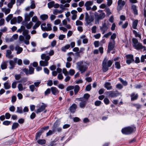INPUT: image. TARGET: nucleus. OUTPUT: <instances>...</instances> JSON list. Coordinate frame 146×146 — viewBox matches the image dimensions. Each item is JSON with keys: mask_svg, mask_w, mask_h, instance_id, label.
Masks as SVG:
<instances>
[{"mask_svg": "<svg viewBox=\"0 0 146 146\" xmlns=\"http://www.w3.org/2000/svg\"><path fill=\"white\" fill-rule=\"evenodd\" d=\"M115 42L110 41L109 42L108 48V52L109 53L115 47Z\"/></svg>", "mask_w": 146, "mask_h": 146, "instance_id": "11", "label": "nucleus"}, {"mask_svg": "<svg viewBox=\"0 0 146 146\" xmlns=\"http://www.w3.org/2000/svg\"><path fill=\"white\" fill-rule=\"evenodd\" d=\"M41 24V22L40 21H37L33 27V29H36L39 27Z\"/></svg>", "mask_w": 146, "mask_h": 146, "instance_id": "29", "label": "nucleus"}, {"mask_svg": "<svg viewBox=\"0 0 146 146\" xmlns=\"http://www.w3.org/2000/svg\"><path fill=\"white\" fill-rule=\"evenodd\" d=\"M93 2L91 1H87L85 4V6H90L92 5Z\"/></svg>", "mask_w": 146, "mask_h": 146, "instance_id": "47", "label": "nucleus"}, {"mask_svg": "<svg viewBox=\"0 0 146 146\" xmlns=\"http://www.w3.org/2000/svg\"><path fill=\"white\" fill-rule=\"evenodd\" d=\"M11 123V121L6 120L3 121V124L4 125H8L10 124Z\"/></svg>", "mask_w": 146, "mask_h": 146, "instance_id": "54", "label": "nucleus"}, {"mask_svg": "<svg viewBox=\"0 0 146 146\" xmlns=\"http://www.w3.org/2000/svg\"><path fill=\"white\" fill-rule=\"evenodd\" d=\"M29 88L31 92H33L36 88L34 84H32L29 86Z\"/></svg>", "mask_w": 146, "mask_h": 146, "instance_id": "40", "label": "nucleus"}, {"mask_svg": "<svg viewBox=\"0 0 146 146\" xmlns=\"http://www.w3.org/2000/svg\"><path fill=\"white\" fill-rule=\"evenodd\" d=\"M116 87L119 89H121L123 88V86L121 84H118L116 85Z\"/></svg>", "mask_w": 146, "mask_h": 146, "instance_id": "62", "label": "nucleus"}, {"mask_svg": "<svg viewBox=\"0 0 146 146\" xmlns=\"http://www.w3.org/2000/svg\"><path fill=\"white\" fill-rule=\"evenodd\" d=\"M44 72L47 74V75H48L49 73V70L46 68H44Z\"/></svg>", "mask_w": 146, "mask_h": 146, "instance_id": "63", "label": "nucleus"}, {"mask_svg": "<svg viewBox=\"0 0 146 146\" xmlns=\"http://www.w3.org/2000/svg\"><path fill=\"white\" fill-rule=\"evenodd\" d=\"M12 52L10 50H7L6 51V56L9 58L11 59L13 57V56L11 55Z\"/></svg>", "mask_w": 146, "mask_h": 146, "instance_id": "24", "label": "nucleus"}, {"mask_svg": "<svg viewBox=\"0 0 146 146\" xmlns=\"http://www.w3.org/2000/svg\"><path fill=\"white\" fill-rule=\"evenodd\" d=\"M59 125L56 121L54 123L52 127L53 133H55L56 131L58 132H61L62 129L61 128L59 127Z\"/></svg>", "mask_w": 146, "mask_h": 146, "instance_id": "5", "label": "nucleus"}, {"mask_svg": "<svg viewBox=\"0 0 146 146\" xmlns=\"http://www.w3.org/2000/svg\"><path fill=\"white\" fill-rule=\"evenodd\" d=\"M131 9L133 10V13L135 15H138V11L137 9L136 6L135 5H132L131 6Z\"/></svg>", "mask_w": 146, "mask_h": 146, "instance_id": "21", "label": "nucleus"}, {"mask_svg": "<svg viewBox=\"0 0 146 146\" xmlns=\"http://www.w3.org/2000/svg\"><path fill=\"white\" fill-rule=\"evenodd\" d=\"M15 79L17 80H19L21 78V76L20 74H16L15 76Z\"/></svg>", "mask_w": 146, "mask_h": 146, "instance_id": "56", "label": "nucleus"}, {"mask_svg": "<svg viewBox=\"0 0 146 146\" xmlns=\"http://www.w3.org/2000/svg\"><path fill=\"white\" fill-rule=\"evenodd\" d=\"M40 18L42 20L44 21L48 18V16L47 15H42L40 16Z\"/></svg>", "mask_w": 146, "mask_h": 146, "instance_id": "36", "label": "nucleus"}, {"mask_svg": "<svg viewBox=\"0 0 146 146\" xmlns=\"http://www.w3.org/2000/svg\"><path fill=\"white\" fill-rule=\"evenodd\" d=\"M91 89V86L90 84L88 85L86 87L85 90L87 91H90Z\"/></svg>", "mask_w": 146, "mask_h": 146, "instance_id": "52", "label": "nucleus"}, {"mask_svg": "<svg viewBox=\"0 0 146 146\" xmlns=\"http://www.w3.org/2000/svg\"><path fill=\"white\" fill-rule=\"evenodd\" d=\"M33 25V23L32 22H30L29 23H27V24L26 27L27 29H29L31 28V27Z\"/></svg>", "mask_w": 146, "mask_h": 146, "instance_id": "46", "label": "nucleus"}, {"mask_svg": "<svg viewBox=\"0 0 146 146\" xmlns=\"http://www.w3.org/2000/svg\"><path fill=\"white\" fill-rule=\"evenodd\" d=\"M4 88L6 90L10 88L11 86L10 84H9L8 81L6 82L4 84Z\"/></svg>", "mask_w": 146, "mask_h": 146, "instance_id": "31", "label": "nucleus"}, {"mask_svg": "<svg viewBox=\"0 0 146 146\" xmlns=\"http://www.w3.org/2000/svg\"><path fill=\"white\" fill-rule=\"evenodd\" d=\"M100 30L102 31V34H104L109 28L108 25L105 23H103L102 26H100Z\"/></svg>", "mask_w": 146, "mask_h": 146, "instance_id": "9", "label": "nucleus"}, {"mask_svg": "<svg viewBox=\"0 0 146 146\" xmlns=\"http://www.w3.org/2000/svg\"><path fill=\"white\" fill-rule=\"evenodd\" d=\"M119 81L124 86H126L127 84V82L126 80H124L122 78H119Z\"/></svg>", "mask_w": 146, "mask_h": 146, "instance_id": "33", "label": "nucleus"}, {"mask_svg": "<svg viewBox=\"0 0 146 146\" xmlns=\"http://www.w3.org/2000/svg\"><path fill=\"white\" fill-rule=\"evenodd\" d=\"M79 104L80 107L81 108L84 109L85 108L87 102L86 101H82Z\"/></svg>", "mask_w": 146, "mask_h": 146, "instance_id": "18", "label": "nucleus"}, {"mask_svg": "<svg viewBox=\"0 0 146 146\" xmlns=\"http://www.w3.org/2000/svg\"><path fill=\"white\" fill-rule=\"evenodd\" d=\"M136 130V127L133 126H129L122 129V133L125 135H129Z\"/></svg>", "mask_w": 146, "mask_h": 146, "instance_id": "3", "label": "nucleus"}, {"mask_svg": "<svg viewBox=\"0 0 146 146\" xmlns=\"http://www.w3.org/2000/svg\"><path fill=\"white\" fill-rule=\"evenodd\" d=\"M42 105H41L39 108L35 111V112L36 113H40L42 111L45 110V108L47 107L46 105L44 103H42Z\"/></svg>", "mask_w": 146, "mask_h": 146, "instance_id": "12", "label": "nucleus"}, {"mask_svg": "<svg viewBox=\"0 0 146 146\" xmlns=\"http://www.w3.org/2000/svg\"><path fill=\"white\" fill-rule=\"evenodd\" d=\"M132 41L133 44V45H135L139 42H138L137 39L135 38H132Z\"/></svg>", "mask_w": 146, "mask_h": 146, "instance_id": "42", "label": "nucleus"}, {"mask_svg": "<svg viewBox=\"0 0 146 146\" xmlns=\"http://www.w3.org/2000/svg\"><path fill=\"white\" fill-rule=\"evenodd\" d=\"M41 134L40 133H39L38 132L36 133L35 136V139L36 140H37L38 139L40 138V136L41 135Z\"/></svg>", "mask_w": 146, "mask_h": 146, "instance_id": "58", "label": "nucleus"}, {"mask_svg": "<svg viewBox=\"0 0 146 146\" xmlns=\"http://www.w3.org/2000/svg\"><path fill=\"white\" fill-rule=\"evenodd\" d=\"M76 26L82 25L83 23L82 22L79 20H77L76 21Z\"/></svg>", "mask_w": 146, "mask_h": 146, "instance_id": "60", "label": "nucleus"}, {"mask_svg": "<svg viewBox=\"0 0 146 146\" xmlns=\"http://www.w3.org/2000/svg\"><path fill=\"white\" fill-rule=\"evenodd\" d=\"M133 34L135 35V36L136 37H138L141 38V36L138 33L137 31L135 30H133Z\"/></svg>", "mask_w": 146, "mask_h": 146, "instance_id": "44", "label": "nucleus"}, {"mask_svg": "<svg viewBox=\"0 0 146 146\" xmlns=\"http://www.w3.org/2000/svg\"><path fill=\"white\" fill-rule=\"evenodd\" d=\"M63 11L61 10H59L57 9H55L53 11V13L55 15H56L57 13H61Z\"/></svg>", "mask_w": 146, "mask_h": 146, "instance_id": "38", "label": "nucleus"}, {"mask_svg": "<svg viewBox=\"0 0 146 146\" xmlns=\"http://www.w3.org/2000/svg\"><path fill=\"white\" fill-rule=\"evenodd\" d=\"M51 92V88H48L44 92V94L45 96H48Z\"/></svg>", "mask_w": 146, "mask_h": 146, "instance_id": "37", "label": "nucleus"}, {"mask_svg": "<svg viewBox=\"0 0 146 146\" xmlns=\"http://www.w3.org/2000/svg\"><path fill=\"white\" fill-rule=\"evenodd\" d=\"M13 17V15L12 14H10L6 18V21L9 22L11 20V19Z\"/></svg>", "mask_w": 146, "mask_h": 146, "instance_id": "51", "label": "nucleus"}, {"mask_svg": "<svg viewBox=\"0 0 146 146\" xmlns=\"http://www.w3.org/2000/svg\"><path fill=\"white\" fill-rule=\"evenodd\" d=\"M18 88L19 91H22L23 90V85L21 84H19L18 86Z\"/></svg>", "mask_w": 146, "mask_h": 146, "instance_id": "57", "label": "nucleus"}, {"mask_svg": "<svg viewBox=\"0 0 146 146\" xmlns=\"http://www.w3.org/2000/svg\"><path fill=\"white\" fill-rule=\"evenodd\" d=\"M37 142L39 144L43 145L46 143V141L45 139H40L38 140Z\"/></svg>", "mask_w": 146, "mask_h": 146, "instance_id": "34", "label": "nucleus"}, {"mask_svg": "<svg viewBox=\"0 0 146 146\" xmlns=\"http://www.w3.org/2000/svg\"><path fill=\"white\" fill-rule=\"evenodd\" d=\"M50 88L51 92L53 95H56L59 93V92L56 87H51Z\"/></svg>", "mask_w": 146, "mask_h": 146, "instance_id": "14", "label": "nucleus"}, {"mask_svg": "<svg viewBox=\"0 0 146 146\" xmlns=\"http://www.w3.org/2000/svg\"><path fill=\"white\" fill-rule=\"evenodd\" d=\"M76 68L80 72L81 74L85 72L88 69L87 64L82 61H79L76 63Z\"/></svg>", "mask_w": 146, "mask_h": 146, "instance_id": "1", "label": "nucleus"}, {"mask_svg": "<svg viewBox=\"0 0 146 146\" xmlns=\"http://www.w3.org/2000/svg\"><path fill=\"white\" fill-rule=\"evenodd\" d=\"M40 65L41 66H45L48 65V62L46 60H41L40 61Z\"/></svg>", "mask_w": 146, "mask_h": 146, "instance_id": "20", "label": "nucleus"}, {"mask_svg": "<svg viewBox=\"0 0 146 146\" xmlns=\"http://www.w3.org/2000/svg\"><path fill=\"white\" fill-rule=\"evenodd\" d=\"M85 20L86 24L88 25L93 21L94 19L92 17L89 16L88 13L86 12V13Z\"/></svg>", "mask_w": 146, "mask_h": 146, "instance_id": "7", "label": "nucleus"}, {"mask_svg": "<svg viewBox=\"0 0 146 146\" xmlns=\"http://www.w3.org/2000/svg\"><path fill=\"white\" fill-rule=\"evenodd\" d=\"M9 64L10 66L9 67L10 69H13L15 67L16 64H15L13 62V61L12 60H10L9 61Z\"/></svg>", "mask_w": 146, "mask_h": 146, "instance_id": "25", "label": "nucleus"}, {"mask_svg": "<svg viewBox=\"0 0 146 146\" xmlns=\"http://www.w3.org/2000/svg\"><path fill=\"white\" fill-rule=\"evenodd\" d=\"M125 57L127 59L126 63L128 65L134 62L133 55L132 54H128L126 55Z\"/></svg>", "mask_w": 146, "mask_h": 146, "instance_id": "4", "label": "nucleus"}, {"mask_svg": "<svg viewBox=\"0 0 146 146\" xmlns=\"http://www.w3.org/2000/svg\"><path fill=\"white\" fill-rule=\"evenodd\" d=\"M19 126V124L16 122L14 123L12 126V129L14 130L16 129Z\"/></svg>", "mask_w": 146, "mask_h": 146, "instance_id": "30", "label": "nucleus"}, {"mask_svg": "<svg viewBox=\"0 0 146 146\" xmlns=\"http://www.w3.org/2000/svg\"><path fill=\"white\" fill-rule=\"evenodd\" d=\"M138 21L137 20H135L132 24V27L134 29H137V25Z\"/></svg>", "mask_w": 146, "mask_h": 146, "instance_id": "32", "label": "nucleus"}, {"mask_svg": "<svg viewBox=\"0 0 146 146\" xmlns=\"http://www.w3.org/2000/svg\"><path fill=\"white\" fill-rule=\"evenodd\" d=\"M77 108V105L75 104H74L70 107L69 108L70 111L71 113H74L75 112Z\"/></svg>", "mask_w": 146, "mask_h": 146, "instance_id": "15", "label": "nucleus"}, {"mask_svg": "<svg viewBox=\"0 0 146 146\" xmlns=\"http://www.w3.org/2000/svg\"><path fill=\"white\" fill-rule=\"evenodd\" d=\"M7 62L8 61H7L2 62L1 65V68L2 70H4L7 68Z\"/></svg>", "mask_w": 146, "mask_h": 146, "instance_id": "23", "label": "nucleus"}, {"mask_svg": "<svg viewBox=\"0 0 146 146\" xmlns=\"http://www.w3.org/2000/svg\"><path fill=\"white\" fill-rule=\"evenodd\" d=\"M90 97V95L88 93H86L83 96L82 98H83L82 100L83 101H86V102H88V99Z\"/></svg>", "mask_w": 146, "mask_h": 146, "instance_id": "22", "label": "nucleus"}, {"mask_svg": "<svg viewBox=\"0 0 146 146\" xmlns=\"http://www.w3.org/2000/svg\"><path fill=\"white\" fill-rule=\"evenodd\" d=\"M95 15L96 20L99 21L103 19L105 16V14L104 13H102L100 14L96 13Z\"/></svg>", "mask_w": 146, "mask_h": 146, "instance_id": "8", "label": "nucleus"}, {"mask_svg": "<svg viewBox=\"0 0 146 146\" xmlns=\"http://www.w3.org/2000/svg\"><path fill=\"white\" fill-rule=\"evenodd\" d=\"M133 46L135 49L137 50H139L142 49L141 47H143V45L141 43L139 42L135 45H133Z\"/></svg>", "mask_w": 146, "mask_h": 146, "instance_id": "16", "label": "nucleus"}, {"mask_svg": "<svg viewBox=\"0 0 146 146\" xmlns=\"http://www.w3.org/2000/svg\"><path fill=\"white\" fill-rule=\"evenodd\" d=\"M15 49L17 51L16 52L17 54H20L23 50V48L19 46H16L15 48Z\"/></svg>", "mask_w": 146, "mask_h": 146, "instance_id": "26", "label": "nucleus"}, {"mask_svg": "<svg viewBox=\"0 0 146 146\" xmlns=\"http://www.w3.org/2000/svg\"><path fill=\"white\" fill-rule=\"evenodd\" d=\"M41 83V81H39L37 82H35L34 83V85L35 87H38Z\"/></svg>", "mask_w": 146, "mask_h": 146, "instance_id": "64", "label": "nucleus"}, {"mask_svg": "<svg viewBox=\"0 0 146 146\" xmlns=\"http://www.w3.org/2000/svg\"><path fill=\"white\" fill-rule=\"evenodd\" d=\"M17 19L16 17H15L12 19L11 21V24H15L17 22Z\"/></svg>", "mask_w": 146, "mask_h": 146, "instance_id": "48", "label": "nucleus"}, {"mask_svg": "<svg viewBox=\"0 0 146 146\" xmlns=\"http://www.w3.org/2000/svg\"><path fill=\"white\" fill-rule=\"evenodd\" d=\"M125 3L124 1H117V10L120 11L122 9L123 7L125 5Z\"/></svg>", "mask_w": 146, "mask_h": 146, "instance_id": "10", "label": "nucleus"}, {"mask_svg": "<svg viewBox=\"0 0 146 146\" xmlns=\"http://www.w3.org/2000/svg\"><path fill=\"white\" fill-rule=\"evenodd\" d=\"M116 35L115 33H113L112 35H111L110 38L112 40L113 42H115V39L116 38Z\"/></svg>", "mask_w": 146, "mask_h": 146, "instance_id": "41", "label": "nucleus"}, {"mask_svg": "<svg viewBox=\"0 0 146 146\" xmlns=\"http://www.w3.org/2000/svg\"><path fill=\"white\" fill-rule=\"evenodd\" d=\"M74 89L75 94L76 95L79 91L80 87L78 85H76L75 86H74Z\"/></svg>", "mask_w": 146, "mask_h": 146, "instance_id": "27", "label": "nucleus"}, {"mask_svg": "<svg viewBox=\"0 0 146 146\" xmlns=\"http://www.w3.org/2000/svg\"><path fill=\"white\" fill-rule=\"evenodd\" d=\"M115 68L117 69H119L121 68V66L119 62H116L115 63Z\"/></svg>", "mask_w": 146, "mask_h": 146, "instance_id": "50", "label": "nucleus"}, {"mask_svg": "<svg viewBox=\"0 0 146 146\" xmlns=\"http://www.w3.org/2000/svg\"><path fill=\"white\" fill-rule=\"evenodd\" d=\"M107 94L109 97L111 98H115L117 97L118 95V94L115 93L113 91L107 92Z\"/></svg>", "mask_w": 146, "mask_h": 146, "instance_id": "13", "label": "nucleus"}, {"mask_svg": "<svg viewBox=\"0 0 146 146\" xmlns=\"http://www.w3.org/2000/svg\"><path fill=\"white\" fill-rule=\"evenodd\" d=\"M113 63L112 60H109L107 58H105L102 63V70L104 72H107L108 70L109 67H110Z\"/></svg>", "mask_w": 146, "mask_h": 146, "instance_id": "2", "label": "nucleus"}, {"mask_svg": "<svg viewBox=\"0 0 146 146\" xmlns=\"http://www.w3.org/2000/svg\"><path fill=\"white\" fill-rule=\"evenodd\" d=\"M55 3L54 1H51L48 3V7L49 9H50L52 7Z\"/></svg>", "mask_w": 146, "mask_h": 146, "instance_id": "35", "label": "nucleus"}, {"mask_svg": "<svg viewBox=\"0 0 146 146\" xmlns=\"http://www.w3.org/2000/svg\"><path fill=\"white\" fill-rule=\"evenodd\" d=\"M131 101H133L136 100L138 97V95L137 94H135L134 93H133L130 96Z\"/></svg>", "mask_w": 146, "mask_h": 146, "instance_id": "19", "label": "nucleus"}, {"mask_svg": "<svg viewBox=\"0 0 146 146\" xmlns=\"http://www.w3.org/2000/svg\"><path fill=\"white\" fill-rule=\"evenodd\" d=\"M31 18L28 15V14H26L25 15V20L26 21H29L30 20Z\"/></svg>", "mask_w": 146, "mask_h": 146, "instance_id": "45", "label": "nucleus"}, {"mask_svg": "<svg viewBox=\"0 0 146 146\" xmlns=\"http://www.w3.org/2000/svg\"><path fill=\"white\" fill-rule=\"evenodd\" d=\"M104 102L106 105H108L110 103V101L107 98H105L104 99Z\"/></svg>", "mask_w": 146, "mask_h": 146, "instance_id": "53", "label": "nucleus"}, {"mask_svg": "<svg viewBox=\"0 0 146 146\" xmlns=\"http://www.w3.org/2000/svg\"><path fill=\"white\" fill-rule=\"evenodd\" d=\"M74 88V86H68L66 88V91H68L70 90H73Z\"/></svg>", "mask_w": 146, "mask_h": 146, "instance_id": "49", "label": "nucleus"}, {"mask_svg": "<svg viewBox=\"0 0 146 146\" xmlns=\"http://www.w3.org/2000/svg\"><path fill=\"white\" fill-rule=\"evenodd\" d=\"M112 34V32H109L108 33H107L105 34L103 36V37H106V38H108V37L111 35Z\"/></svg>", "mask_w": 146, "mask_h": 146, "instance_id": "59", "label": "nucleus"}, {"mask_svg": "<svg viewBox=\"0 0 146 146\" xmlns=\"http://www.w3.org/2000/svg\"><path fill=\"white\" fill-rule=\"evenodd\" d=\"M70 47V44H67L65 46L62 47L61 48V50L62 51L66 52V50L68 49Z\"/></svg>", "mask_w": 146, "mask_h": 146, "instance_id": "28", "label": "nucleus"}, {"mask_svg": "<svg viewBox=\"0 0 146 146\" xmlns=\"http://www.w3.org/2000/svg\"><path fill=\"white\" fill-rule=\"evenodd\" d=\"M17 100V98L16 96H12L11 98V102L13 103H15Z\"/></svg>", "mask_w": 146, "mask_h": 146, "instance_id": "61", "label": "nucleus"}, {"mask_svg": "<svg viewBox=\"0 0 146 146\" xmlns=\"http://www.w3.org/2000/svg\"><path fill=\"white\" fill-rule=\"evenodd\" d=\"M29 69L28 70L27 68H24L23 71L27 75L29 74H32L34 73V69L31 66H29Z\"/></svg>", "mask_w": 146, "mask_h": 146, "instance_id": "6", "label": "nucleus"}, {"mask_svg": "<svg viewBox=\"0 0 146 146\" xmlns=\"http://www.w3.org/2000/svg\"><path fill=\"white\" fill-rule=\"evenodd\" d=\"M104 87L107 90H110L112 89V86L111 85V84L109 82H106L104 84Z\"/></svg>", "mask_w": 146, "mask_h": 146, "instance_id": "17", "label": "nucleus"}, {"mask_svg": "<svg viewBox=\"0 0 146 146\" xmlns=\"http://www.w3.org/2000/svg\"><path fill=\"white\" fill-rule=\"evenodd\" d=\"M16 112L20 113H22L23 112L22 108L21 107H17V110Z\"/></svg>", "mask_w": 146, "mask_h": 146, "instance_id": "39", "label": "nucleus"}, {"mask_svg": "<svg viewBox=\"0 0 146 146\" xmlns=\"http://www.w3.org/2000/svg\"><path fill=\"white\" fill-rule=\"evenodd\" d=\"M75 73V71L74 69H71L69 71V74L70 75L72 76L74 75Z\"/></svg>", "mask_w": 146, "mask_h": 146, "instance_id": "55", "label": "nucleus"}, {"mask_svg": "<svg viewBox=\"0 0 146 146\" xmlns=\"http://www.w3.org/2000/svg\"><path fill=\"white\" fill-rule=\"evenodd\" d=\"M102 104V102L99 100H96L94 102V105L96 106H99Z\"/></svg>", "mask_w": 146, "mask_h": 146, "instance_id": "43", "label": "nucleus"}]
</instances>
